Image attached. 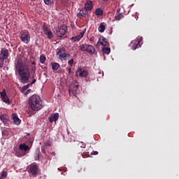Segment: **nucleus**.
I'll return each instance as SVG.
<instances>
[{"label":"nucleus","instance_id":"nucleus-36","mask_svg":"<svg viewBox=\"0 0 179 179\" xmlns=\"http://www.w3.org/2000/svg\"><path fill=\"white\" fill-rule=\"evenodd\" d=\"M31 93V90H28L25 93L24 96H27V94H30Z\"/></svg>","mask_w":179,"mask_h":179},{"label":"nucleus","instance_id":"nucleus-2","mask_svg":"<svg viewBox=\"0 0 179 179\" xmlns=\"http://www.w3.org/2000/svg\"><path fill=\"white\" fill-rule=\"evenodd\" d=\"M29 149V145H26V143L20 144L19 150L15 152V156L17 157L24 156V155H26V152H27Z\"/></svg>","mask_w":179,"mask_h":179},{"label":"nucleus","instance_id":"nucleus-5","mask_svg":"<svg viewBox=\"0 0 179 179\" xmlns=\"http://www.w3.org/2000/svg\"><path fill=\"white\" fill-rule=\"evenodd\" d=\"M80 50L83 52H89V54H94L96 49L92 45L83 44L80 46Z\"/></svg>","mask_w":179,"mask_h":179},{"label":"nucleus","instance_id":"nucleus-31","mask_svg":"<svg viewBox=\"0 0 179 179\" xmlns=\"http://www.w3.org/2000/svg\"><path fill=\"white\" fill-rule=\"evenodd\" d=\"M71 39L73 40V41H79L81 39V37L80 36H77L75 37H72Z\"/></svg>","mask_w":179,"mask_h":179},{"label":"nucleus","instance_id":"nucleus-13","mask_svg":"<svg viewBox=\"0 0 179 179\" xmlns=\"http://www.w3.org/2000/svg\"><path fill=\"white\" fill-rule=\"evenodd\" d=\"M1 99L3 100L4 103H10V100L8 98V95L6 94V92L3 90L2 92H0Z\"/></svg>","mask_w":179,"mask_h":179},{"label":"nucleus","instance_id":"nucleus-39","mask_svg":"<svg viewBox=\"0 0 179 179\" xmlns=\"http://www.w3.org/2000/svg\"><path fill=\"white\" fill-rule=\"evenodd\" d=\"M69 0H61L62 3H68Z\"/></svg>","mask_w":179,"mask_h":179},{"label":"nucleus","instance_id":"nucleus-34","mask_svg":"<svg viewBox=\"0 0 179 179\" xmlns=\"http://www.w3.org/2000/svg\"><path fill=\"white\" fill-rule=\"evenodd\" d=\"M68 64L69 65H70V66H72V65H73V58H72L71 59L68 61Z\"/></svg>","mask_w":179,"mask_h":179},{"label":"nucleus","instance_id":"nucleus-10","mask_svg":"<svg viewBox=\"0 0 179 179\" xmlns=\"http://www.w3.org/2000/svg\"><path fill=\"white\" fill-rule=\"evenodd\" d=\"M66 31H68L66 27L65 26L60 27L56 31L57 37H64V36L66 34Z\"/></svg>","mask_w":179,"mask_h":179},{"label":"nucleus","instance_id":"nucleus-14","mask_svg":"<svg viewBox=\"0 0 179 179\" xmlns=\"http://www.w3.org/2000/svg\"><path fill=\"white\" fill-rule=\"evenodd\" d=\"M58 118H59V114H58V113H55L51 115L50 117H49V121L51 123L54 122V121L55 122L58 121Z\"/></svg>","mask_w":179,"mask_h":179},{"label":"nucleus","instance_id":"nucleus-22","mask_svg":"<svg viewBox=\"0 0 179 179\" xmlns=\"http://www.w3.org/2000/svg\"><path fill=\"white\" fill-rule=\"evenodd\" d=\"M98 30L99 33H104V31L106 30V25H104V22H101L100 24V26L98 28Z\"/></svg>","mask_w":179,"mask_h":179},{"label":"nucleus","instance_id":"nucleus-17","mask_svg":"<svg viewBox=\"0 0 179 179\" xmlns=\"http://www.w3.org/2000/svg\"><path fill=\"white\" fill-rule=\"evenodd\" d=\"M0 120L3 122L4 125H7L8 122H9V117L6 115H1Z\"/></svg>","mask_w":179,"mask_h":179},{"label":"nucleus","instance_id":"nucleus-45","mask_svg":"<svg viewBox=\"0 0 179 179\" xmlns=\"http://www.w3.org/2000/svg\"><path fill=\"white\" fill-rule=\"evenodd\" d=\"M102 1H104L105 2H107V1H108V0H102Z\"/></svg>","mask_w":179,"mask_h":179},{"label":"nucleus","instance_id":"nucleus-6","mask_svg":"<svg viewBox=\"0 0 179 179\" xmlns=\"http://www.w3.org/2000/svg\"><path fill=\"white\" fill-rule=\"evenodd\" d=\"M42 29H43V31L44 32V34L47 36L49 40H51V38L54 37V34L51 30L48 29V25L46 23H43Z\"/></svg>","mask_w":179,"mask_h":179},{"label":"nucleus","instance_id":"nucleus-1","mask_svg":"<svg viewBox=\"0 0 179 179\" xmlns=\"http://www.w3.org/2000/svg\"><path fill=\"white\" fill-rule=\"evenodd\" d=\"M29 104L34 111L41 110V99L37 94H34L29 98Z\"/></svg>","mask_w":179,"mask_h":179},{"label":"nucleus","instance_id":"nucleus-16","mask_svg":"<svg viewBox=\"0 0 179 179\" xmlns=\"http://www.w3.org/2000/svg\"><path fill=\"white\" fill-rule=\"evenodd\" d=\"M78 87L79 86L78 85L72 87L69 91V94H72V96H75L76 94H77Z\"/></svg>","mask_w":179,"mask_h":179},{"label":"nucleus","instance_id":"nucleus-23","mask_svg":"<svg viewBox=\"0 0 179 179\" xmlns=\"http://www.w3.org/2000/svg\"><path fill=\"white\" fill-rule=\"evenodd\" d=\"M141 43V41H134L132 42L133 46L131 47L132 50H136L138 45Z\"/></svg>","mask_w":179,"mask_h":179},{"label":"nucleus","instance_id":"nucleus-46","mask_svg":"<svg viewBox=\"0 0 179 179\" xmlns=\"http://www.w3.org/2000/svg\"><path fill=\"white\" fill-rule=\"evenodd\" d=\"M31 2H33V1H36V0H31Z\"/></svg>","mask_w":179,"mask_h":179},{"label":"nucleus","instance_id":"nucleus-47","mask_svg":"<svg viewBox=\"0 0 179 179\" xmlns=\"http://www.w3.org/2000/svg\"><path fill=\"white\" fill-rule=\"evenodd\" d=\"M0 179H1V178H0Z\"/></svg>","mask_w":179,"mask_h":179},{"label":"nucleus","instance_id":"nucleus-42","mask_svg":"<svg viewBox=\"0 0 179 179\" xmlns=\"http://www.w3.org/2000/svg\"><path fill=\"white\" fill-rule=\"evenodd\" d=\"M94 155H99V152L97 151L94 152Z\"/></svg>","mask_w":179,"mask_h":179},{"label":"nucleus","instance_id":"nucleus-27","mask_svg":"<svg viewBox=\"0 0 179 179\" xmlns=\"http://www.w3.org/2000/svg\"><path fill=\"white\" fill-rule=\"evenodd\" d=\"M45 5L50 6L54 4V0H43Z\"/></svg>","mask_w":179,"mask_h":179},{"label":"nucleus","instance_id":"nucleus-9","mask_svg":"<svg viewBox=\"0 0 179 179\" xmlns=\"http://www.w3.org/2000/svg\"><path fill=\"white\" fill-rule=\"evenodd\" d=\"M29 173L32 176H37L38 173V166L36 164H32L29 166Z\"/></svg>","mask_w":179,"mask_h":179},{"label":"nucleus","instance_id":"nucleus-28","mask_svg":"<svg viewBox=\"0 0 179 179\" xmlns=\"http://www.w3.org/2000/svg\"><path fill=\"white\" fill-rule=\"evenodd\" d=\"M46 60H47V58L45 57V55H42L40 56V62H41V64H44Z\"/></svg>","mask_w":179,"mask_h":179},{"label":"nucleus","instance_id":"nucleus-43","mask_svg":"<svg viewBox=\"0 0 179 179\" xmlns=\"http://www.w3.org/2000/svg\"><path fill=\"white\" fill-rule=\"evenodd\" d=\"M32 65H34L36 66V62H32Z\"/></svg>","mask_w":179,"mask_h":179},{"label":"nucleus","instance_id":"nucleus-24","mask_svg":"<svg viewBox=\"0 0 179 179\" xmlns=\"http://www.w3.org/2000/svg\"><path fill=\"white\" fill-rule=\"evenodd\" d=\"M66 57H69V54H66V52H63L62 54L59 55V59H65Z\"/></svg>","mask_w":179,"mask_h":179},{"label":"nucleus","instance_id":"nucleus-29","mask_svg":"<svg viewBox=\"0 0 179 179\" xmlns=\"http://www.w3.org/2000/svg\"><path fill=\"white\" fill-rule=\"evenodd\" d=\"M63 52H65V48H58L57 52V55H61Z\"/></svg>","mask_w":179,"mask_h":179},{"label":"nucleus","instance_id":"nucleus-32","mask_svg":"<svg viewBox=\"0 0 179 179\" xmlns=\"http://www.w3.org/2000/svg\"><path fill=\"white\" fill-rule=\"evenodd\" d=\"M30 84H27V85H24L23 87H22V90H24V91H25V90H27L28 89H29V87H30Z\"/></svg>","mask_w":179,"mask_h":179},{"label":"nucleus","instance_id":"nucleus-20","mask_svg":"<svg viewBox=\"0 0 179 179\" xmlns=\"http://www.w3.org/2000/svg\"><path fill=\"white\" fill-rule=\"evenodd\" d=\"M100 40H101V42H98L97 44H101V45H103L104 47H106V45H108V41L107 38H106L104 36L101 37Z\"/></svg>","mask_w":179,"mask_h":179},{"label":"nucleus","instance_id":"nucleus-38","mask_svg":"<svg viewBox=\"0 0 179 179\" xmlns=\"http://www.w3.org/2000/svg\"><path fill=\"white\" fill-rule=\"evenodd\" d=\"M0 68H3V61L4 60H0Z\"/></svg>","mask_w":179,"mask_h":179},{"label":"nucleus","instance_id":"nucleus-19","mask_svg":"<svg viewBox=\"0 0 179 179\" xmlns=\"http://www.w3.org/2000/svg\"><path fill=\"white\" fill-rule=\"evenodd\" d=\"M12 118H13L15 125H19L20 124V119H19V117H17V115H16V113L12 114Z\"/></svg>","mask_w":179,"mask_h":179},{"label":"nucleus","instance_id":"nucleus-21","mask_svg":"<svg viewBox=\"0 0 179 179\" xmlns=\"http://www.w3.org/2000/svg\"><path fill=\"white\" fill-rule=\"evenodd\" d=\"M51 65H52V71H58V69H59V68L61 66V65H59L57 62H51Z\"/></svg>","mask_w":179,"mask_h":179},{"label":"nucleus","instance_id":"nucleus-7","mask_svg":"<svg viewBox=\"0 0 179 179\" xmlns=\"http://www.w3.org/2000/svg\"><path fill=\"white\" fill-rule=\"evenodd\" d=\"M88 76L89 71H87V70L83 69L82 67H79L76 71V76H79L80 78H87Z\"/></svg>","mask_w":179,"mask_h":179},{"label":"nucleus","instance_id":"nucleus-12","mask_svg":"<svg viewBox=\"0 0 179 179\" xmlns=\"http://www.w3.org/2000/svg\"><path fill=\"white\" fill-rule=\"evenodd\" d=\"M84 9L86 12L92 10V9H93V1L87 0L84 5Z\"/></svg>","mask_w":179,"mask_h":179},{"label":"nucleus","instance_id":"nucleus-44","mask_svg":"<svg viewBox=\"0 0 179 179\" xmlns=\"http://www.w3.org/2000/svg\"><path fill=\"white\" fill-rule=\"evenodd\" d=\"M71 69L69 68V72L71 73Z\"/></svg>","mask_w":179,"mask_h":179},{"label":"nucleus","instance_id":"nucleus-25","mask_svg":"<svg viewBox=\"0 0 179 179\" xmlns=\"http://www.w3.org/2000/svg\"><path fill=\"white\" fill-rule=\"evenodd\" d=\"M102 51H103V54H106L107 55H108V54H110V52H111V48H103Z\"/></svg>","mask_w":179,"mask_h":179},{"label":"nucleus","instance_id":"nucleus-11","mask_svg":"<svg viewBox=\"0 0 179 179\" xmlns=\"http://www.w3.org/2000/svg\"><path fill=\"white\" fill-rule=\"evenodd\" d=\"M9 57V50L2 48L0 52V61H5Z\"/></svg>","mask_w":179,"mask_h":179},{"label":"nucleus","instance_id":"nucleus-30","mask_svg":"<svg viewBox=\"0 0 179 179\" xmlns=\"http://www.w3.org/2000/svg\"><path fill=\"white\" fill-rule=\"evenodd\" d=\"M8 176V172L3 171L1 176V178H6V177Z\"/></svg>","mask_w":179,"mask_h":179},{"label":"nucleus","instance_id":"nucleus-37","mask_svg":"<svg viewBox=\"0 0 179 179\" xmlns=\"http://www.w3.org/2000/svg\"><path fill=\"white\" fill-rule=\"evenodd\" d=\"M78 36H80V37H81V38H82V37H83V36H85V31H81V32L80 33V35H78Z\"/></svg>","mask_w":179,"mask_h":179},{"label":"nucleus","instance_id":"nucleus-4","mask_svg":"<svg viewBox=\"0 0 179 179\" xmlns=\"http://www.w3.org/2000/svg\"><path fill=\"white\" fill-rule=\"evenodd\" d=\"M18 74L20 76L21 83L24 84L29 82V79H30V71H29V69L18 73Z\"/></svg>","mask_w":179,"mask_h":179},{"label":"nucleus","instance_id":"nucleus-18","mask_svg":"<svg viewBox=\"0 0 179 179\" xmlns=\"http://www.w3.org/2000/svg\"><path fill=\"white\" fill-rule=\"evenodd\" d=\"M115 19V20H121V19H124V14L122 13H120V9H117L116 10Z\"/></svg>","mask_w":179,"mask_h":179},{"label":"nucleus","instance_id":"nucleus-41","mask_svg":"<svg viewBox=\"0 0 179 179\" xmlns=\"http://www.w3.org/2000/svg\"><path fill=\"white\" fill-rule=\"evenodd\" d=\"M31 70L33 72H36V66H32Z\"/></svg>","mask_w":179,"mask_h":179},{"label":"nucleus","instance_id":"nucleus-33","mask_svg":"<svg viewBox=\"0 0 179 179\" xmlns=\"http://www.w3.org/2000/svg\"><path fill=\"white\" fill-rule=\"evenodd\" d=\"M35 160H40V153L36 152L35 155Z\"/></svg>","mask_w":179,"mask_h":179},{"label":"nucleus","instance_id":"nucleus-3","mask_svg":"<svg viewBox=\"0 0 179 179\" xmlns=\"http://www.w3.org/2000/svg\"><path fill=\"white\" fill-rule=\"evenodd\" d=\"M26 69H29V67L26 65V63L23 62V60L19 59L17 60V63L15 64V72L17 73L25 71Z\"/></svg>","mask_w":179,"mask_h":179},{"label":"nucleus","instance_id":"nucleus-26","mask_svg":"<svg viewBox=\"0 0 179 179\" xmlns=\"http://www.w3.org/2000/svg\"><path fill=\"white\" fill-rule=\"evenodd\" d=\"M95 15L96 16H103V10L101 8H97L95 10Z\"/></svg>","mask_w":179,"mask_h":179},{"label":"nucleus","instance_id":"nucleus-35","mask_svg":"<svg viewBox=\"0 0 179 179\" xmlns=\"http://www.w3.org/2000/svg\"><path fill=\"white\" fill-rule=\"evenodd\" d=\"M78 146L81 148H86V144H85L83 142H80L78 143Z\"/></svg>","mask_w":179,"mask_h":179},{"label":"nucleus","instance_id":"nucleus-8","mask_svg":"<svg viewBox=\"0 0 179 179\" xmlns=\"http://www.w3.org/2000/svg\"><path fill=\"white\" fill-rule=\"evenodd\" d=\"M20 40L22 41V43L29 44L30 43V34L29 31H26L22 32L20 36Z\"/></svg>","mask_w":179,"mask_h":179},{"label":"nucleus","instance_id":"nucleus-40","mask_svg":"<svg viewBox=\"0 0 179 179\" xmlns=\"http://www.w3.org/2000/svg\"><path fill=\"white\" fill-rule=\"evenodd\" d=\"M36 82H37V80L34 79V80L31 82V83H29V85H34V83H36Z\"/></svg>","mask_w":179,"mask_h":179},{"label":"nucleus","instance_id":"nucleus-15","mask_svg":"<svg viewBox=\"0 0 179 179\" xmlns=\"http://www.w3.org/2000/svg\"><path fill=\"white\" fill-rule=\"evenodd\" d=\"M85 8H82L80 10V12L77 13V17L79 19H82V17H85V16H87V11H85Z\"/></svg>","mask_w":179,"mask_h":179}]
</instances>
